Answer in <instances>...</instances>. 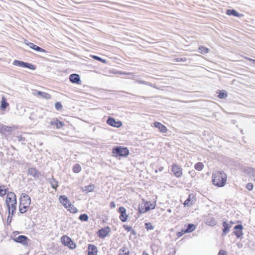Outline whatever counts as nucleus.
<instances>
[{"label":"nucleus","mask_w":255,"mask_h":255,"mask_svg":"<svg viewBox=\"0 0 255 255\" xmlns=\"http://www.w3.org/2000/svg\"><path fill=\"white\" fill-rule=\"evenodd\" d=\"M212 178L213 184L218 187H224L227 182V174L222 170L214 172Z\"/></svg>","instance_id":"f257e3e1"},{"label":"nucleus","mask_w":255,"mask_h":255,"mask_svg":"<svg viewBox=\"0 0 255 255\" xmlns=\"http://www.w3.org/2000/svg\"><path fill=\"white\" fill-rule=\"evenodd\" d=\"M112 153L115 157H126L129 154V150L126 147L116 146L113 148Z\"/></svg>","instance_id":"f03ea898"},{"label":"nucleus","mask_w":255,"mask_h":255,"mask_svg":"<svg viewBox=\"0 0 255 255\" xmlns=\"http://www.w3.org/2000/svg\"><path fill=\"white\" fill-rule=\"evenodd\" d=\"M12 64L14 66H18L20 67L26 68L33 70L36 69V66L35 65L30 63L25 62L18 60H14L13 61Z\"/></svg>","instance_id":"7ed1b4c3"},{"label":"nucleus","mask_w":255,"mask_h":255,"mask_svg":"<svg viewBox=\"0 0 255 255\" xmlns=\"http://www.w3.org/2000/svg\"><path fill=\"white\" fill-rule=\"evenodd\" d=\"M171 171L177 178H180L182 175V169L179 165L176 163L172 165Z\"/></svg>","instance_id":"20e7f679"},{"label":"nucleus","mask_w":255,"mask_h":255,"mask_svg":"<svg viewBox=\"0 0 255 255\" xmlns=\"http://www.w3.org/2000/svg\"><path fill=\"white\" fill-rule=\"evenodd\" d=\"M31 204L30 197L25 193H22L19 198V205L30 206Z\"/></svg>","instance_id":"39448f33"},{"label":"nucleus","mask_w":255,"mask_h":255,"mask_svg":"<svg viewBox=\"0 0 255 255\" xmlns=\"http://www.w3.org/2000/svg\"><path fill=\"white\" fill-rule=\"evenodd\" d=\"M110 232V228L107 226L100 229L97 232V235L100 239H105Z\"/></svg>","instance_id":"423d86ee"},{"label":"nucleus","mask_w":255,"mask_h":255,"mask_svg":"<svg viewBox=\"0 0 255 255\" xmlns=\"http://www.w3.org/2000/svg\"><path fill=\"white\" fill-rule=\"evenodd\" d=\"M244 229L243 226L242 224H238L236 225L234 230L233 234L238 238H241L244 235L243 230Z\"/></svg>","instance_id":"0eeeda50"},{"label":"nucleus","mask_w":255,"mask_h":255,"mask_svg":"<svg viewBox=\"0 0 255 255\" xmlns=\"http://www.w3.org/2000/svg\"><path fill=\"white\" fill-rule=\"evenodd\" d=\"M107 124L109 125L115 127L120 128L122 126V123L120 121H116V120L111 117H109L107 120Z\"/></svg>","instance_id":"6e6552de"},{"label":"nucleus","mask_w":255,"mask_h":255,"mask_svg":"<svg viewBox=\"0 0 255 255\" xmlns=\"http://www.w3.org/2000/svg\"><path fill=\"white\" fill-rule=\"evenodd\" d=\"M16 199V196L13 192H8L7 193V197L5 200V203L7 207H9V205L12 202H14V200Z\"/></svg>","instance_id":"1a4fd4ad"},{"label":"nucleus","mask_w":255,"mask_h":255,"mask_svg":"<svg viewBox=\"0 0 255 255\" xmlns=\"http://www.w3.org/2000/svg\"><path fill=\"white\" fill-rule=\"evenodd\" d=\"M118 212L120 213L119 218L123 222L127 221L128 215L126 214V209L124 207H120L118 209Z\"/></svg>","instance_id":"9d476101"},{"label":"nucleus","mask_w":255,"mask_h":255,"mask_svg":"<svg viewBox=\"0 0 255 255\" xmlns=\"http://www.w3.org/2000/svg\"><path fill=\"white\" fill-rule=\"evenodd\" d=\"M25 43L30 48L37 51L40 52H44L46 53L47 51L46 50L41 48L40 47L34 44V43L28 41L27 40H25Z\"/></svg>","instance_id":"9b49d317"},{"label":"nucleus","mask_w":255,"mask_h":255,"mask_svg":"<svg viewBox=\"0 0 255 255\" xmlns=\"http://www.w3.org/2000/svg\"><path fill=\"white\" fill-rule=\"evenodd\" d=\"M15 242L20 243L24 246H27L28 238L24 235H19L17 238L13 239Z\"/></svg>","instance_id":"f8f14e48"},{"label":"nucleus","mask_w":255,"mask_h":255,"mask_svg":"<svg viewBox=\"0 0 255 255\" xmlns=\"http://www.w3.org/2000/svg\"><path fill=\"white\" fill-rule=\"evenodd\" d=\"M222 225L223 228L222 229V236L224 237L229 233L230 228H232V225L228 224L226 221H224L222 223Z\"/></svg>","instance_id":"ddd939ff"},{"label":"nucleus","mask_w":255,"mask_h":255,"mask_svg":"<svg viewBox=\"0 0 255 255\" xmlns=\"http://www.w3.org/2000/svg\"><path fill=\"white\" fill-rule=\"evenodd\" d=\"M27 173L28 175L33 177L35 179H38L40 175V172L35 168H28Z\"/></svg>","instance_id":"4468645a"},{"label":"nucleus","mask_w":255,"mask_h":255,"mask_svg":"<svg viewBox=\"0 0 255 255\" xmlns=\"http://www.w3.org/2000/svg\"><path fill=\"white\" fill-rule=\"evenodd\" d=\"M50 125L51 126H55L57 129H59L64 126V123L62 122H60L57 118H55L51 121Z\"/></svg>","instance_id":"2eb2a0df"},{"label":"nucleus","mask_w":255,"mask_h":255,"mask_svg":"<svg viewBox=\"0 0 255 255\" xmlns=\"http://www.w3.org/2000/svg\"><path fill=\"white\" fill-rule=\"evenodd\" d=\"M71 82L75 84H80L81 82L80 76L77 74H72L69 76Z\"/></svg>","instance_id":"dca6fc26"},{"label":"nucleus","mask_w":255,"mask_h":255,"mask_svg":"<svg viewBox=\"0 0 255 255\" xmlns=\"http://www.w3.org/2000/svg\"><path fill=\"white\" fill-rule=\"evenodd\" d=\"M60 202L64 206L66 209L68 208V204H70L69 199L65 195H61L59 197Z\"/></svg>","instance_id":"f3484780"},{"label":"nucleus","mask_w":255,"mask_h":255,"mask_svg":"<svg viewBox=\"0 0 255 255\" xmlns=\"http://www.w3.org/2000/svg\"><path fill=\"white\" fill-rule=\"evenodd\" d=\"M97 247L95 245L92 244L88 245V255H97Z\"/></svg>","instance_id":"a211bd4d"},{"label":"nucleus","mask_w":255,"mask_h":255,"mask_svg":"<svg viewBox=\"0 0 255 255\" xmlns=\"http://www.w3.org/2000/svg\"><path fill=\"white\" fill-rule=\"evenodd\" d=\"M226 14L229 15H233L237 17H241L243 15L242 13L238 12L237 10L234 9H229L226 11Z\"/></svg>","instance_id":"6ab92c4d"},{"label":"nucleus","mask_w":255,"mask_h":255,"mask_svg":"<svg viewBox=\"0 0 255 255\" xmlns=\"http://www.w3.org/2000/svg\"><path fill=\"white\" fill-rule=\"evenodd\" d=\"M154 125L155 128H157L162 133H165L167 130V128L159 122H155Z\"/></svg>","instance_id":"aec40b11"},{"label":"nucleus","mask_w":255,"mask_h":255,"mask_svg":"<svg viewBox=\"0 0 255 255\" xmlns=\"http://www.w3.org/2000/svg\"><path fill=\"white\" fill-rule=\"evenodd\" d=\"M186 228L184 229V233H188L194 231L196 229V226L193 224H187L185 225Z\"/></svg>","instance_id":"412c9836"},{"label":"nucleus","mask_w":255,"mask_h":255,"mask_svg":"<svg viewBox=\"0 0 255 255\" xmlns=\"http://www.w3.org/2000/svg\"><path fill=\"white\" fill-rule=\"evenodd\" d=\"M206 224L209 226L214 227L216 225L217 222L213 217H208L206 220Z\"/></svg>","instance_id":"4be33fe9"},{"label":"nucleus","mask_w":255,"mask_h":255,"mask_svg":"<svg viewBox=\"0 0 255 255\" xmlns=\"http://www.w3.org/2000/svg\"><path fill=\"white\" fill-rule=\"evenodd\" d=\"M71 240V239L66 235H64L61 238V242L65 246H66L67 245H69Z\"/></svg>","instance_id":"5701e85b"},{"label":"nucleus","mask_w":255,"mask_h":255,"mask_svg":"<svg viewBox=\"0 0 255 255\" xmlns=\"http://www.w3.org/2000/svg\"><path fill=\"white\" fill-rule=\"evenodd\" d=\"M37 95L38 96H40L43 99H47V100L51 99V96L47 93H45V92H42V91H38Z\"/></svg>","instance_id":"b1692460"},{"label":"nucleus","mask_w":255,"mask_h":255,"mask_svg":"<svg viewBox=\"0 0 255 255\" xmlns=\"http://www.w3.org/2000/svg\"><path fill=\"white\" fill-rule=\"evenodd\" d=\"M95 188V185L94 184H90L87 186H85L82 188V190L84 192H92Z\"/></svg>","instance_id":"393cba45"},{"label":"nucleus","mask_w":255,"mask_h":255,"mask_svg":"<svg viewBox=\"0 0 255 255\" xmlns=\"http://www.w3.org/2000/svg\"><path fill=\"white\" fill-rule=\"evenodd\" d=\"M245 171L250 176L255 177V169L252 167H247Z\"/></svg>","instance_id":"a878e982"},{"label":"nucleus","mask_w":255,"mask_h":255,"mask_svg":"<svg viewBox=\"0 0 255 255\" xmlns=\"http://www.w3.org/2000/svg\"><path fill=\"white\" fill-rule=\"evenodd\" d=\"M217 93L218 94V97L220 99H224L227 97V93L225 91L218 90Z\"/></svg>","instance_id":"bb28decb"},{"label":"nucleus","mask_w":255,"mask_h":255,"mask_svg":"<svg viewBox=\"0 0 255 255\" xmlns=\"http://www.w3.org/2000/svg\"><path fill=\"white\" fill-rule=\"evenodd\" d=\"M9 106V104L6 102V100L2 98L1 101L0 109L1 110H4Z\"/></svg>","instance_id":"cd10ccee"},{"label":"nucleus","mask_w":255,"mask_h":255,"mask_svg":"<svg viewBox=\"0 0 255 255\" xmlns=\"http://www.w3.org/2000/svg\"><path fill=\"white\" fill-rule=\"evenodd\" d=\"M146 208H149V211L154 209L156 206V202L151 203L150 202L145 201L144 202Z\"/></svg>","instance_id":"c85d7f7f"},{"label":"nucleus","mask_w":255,"mask_h":255,"mask_svg":"<svg viewBox=\"0 0 255 255\" xmlns=\"http://www.w3.org/2000/svg\"><path fill=\"white\" fill-rule=\"evenodd\" d=\"M51 186L53 189H56L58 186V182L53 178H52L49 181Z\"/></svg>","instance_id":"c756f323"},{"label":"nucleus","mask_w":255,"mask_h":255,"mask_svg":"<svg viewBox=\"0 0 255 255\" xmlns=\"http://www.w3.org/2000/svg\"><path fill=\"white\" fill-rule=\"evenodd\" d=\"M149 208H146L145 205L144 206H140V205H139L138 212L140 214H143L146 212L149 211Z\"/></svg>","instance_id":"7c9ffc66"},{"label":"nucleus","mask_w":255,"mask_h":255,"mask_svg":"<svg viewBox=\"0 0 255 255\" xmlns=\"http://www.w3.org/2000/svg\"><path fill=\"white\" fill-rule=\"evenodd\" d=\"M72 170L73 172L78 173H79L81 170V167L79 164H75L74 165Z\"/></svg>","instance_id":"2f4dec72"},{"label":"nucleus","mask_w":255,"mask_h":255,"mask_svg":"<svg viewBox=\"0 0 255 255\" xmlns=\"http://www.w3.org/2000/svg\"><path fill=\"white\" fill-rule=\"evenodd\" d=\"M200 53L204 54L209 52V49L205 46H200L198 48Z\"/></svg>","instance_id":"473e14b6"},{"label":"nucleus","mask_w":255,"mask_h":255,"mask_svg":"<svg viewBox=\"0 0 255 255\" xmlns=\"http://www.w3.org/2000/svg\"><path fill=\"white\" fill-rule=\"evenodd\" d=\"M68 210L72 213H76L78 212L77 209L71 203L70 204H68Z\"/></svg>","instance_id":"72a5a7b5"},{"label":"nucleus","mask_w":255,"mask_h":255,"mask_svg":"<svg viewBox=\"0 0 255 255\" xmlns=\"http://www.w3.org/2000/svg\"><path fill=\"white\" fill-rule=\"evenodd\" d=\"M204 167V164L201 162L196 163L194 165V168L198 171H201Z\"/></svg>","instance_id":"f704fd0d"},{"label":"nucleus","mask_w":255,"mask_h":255,"mask_svg":"<svg viewBox=\"0 0 255 255\" xmlns=\"http://www.w3.org/2000/svg\"><path fill=\"white\" fill-rule=\"evenodd\" d=\"M89 216L87 214H82L79 217V219L81 221L87 222L88 221Z\"/></svg>","instance_id":"c9c22d12"},{"label":"nucleus","mask_w":255,"mask_h":255,"mask_svg":"<svg viewBox=\"0 0 255 255\" xmlns=\"http://www.w3.org/2000/svg\"><path fill=\"white\" fill-rule=\"evenodd\" d=\"M29 207V206L26 205H22L21 206L20 205H19V211L20 213L21 214L25 213L27 211V209Z\"/></svg>","instance_id":"e433bc0d"},{"label":"nucleus","mask_w":255,"mask_h":255,"mask_svg":"<svg viewBox=\"0 0 255 255\" xmlns=\"http://www.w3.org/2000/svg\"><path fill=\"white\" fill-rule=\"evenodd\" d=\"M136 82H137L139 84H143V85L149 86L152 87H154V86H153V85L152 83L148 82L145 81L140 80H136Z\"/></svg>","instance_id":"4c0bfd02"},{"label":"nucleus","mask_w":255,"mask_h":255,"mask_svg":"<svg viewBox=\"0 0 255 255\" xmlns=\"http://www.w3.org/2000/svg\"><path fill=\"white\" fill-rule=\"evenodd\" d=\"M191 195H189L188 198L184 201L183 205L184 206H190L192 204V201H191Z\"/></svg>","instance_id":"58836bf2"},{"label":"nucleus","mask_w":255,"mask_h":255,"mask_svg":"<svg viewBox=\"0 0 255 255\" xmlns=\"http://www.w3.org/2000/svg\"><path fill=\"white\" fill-rule=\"evenodd\" d=\"M91 57H92L93 59H94V60H98L99 61H100L103 63H107V61L105 60V59H104L98 56H96V55H91Z\"/></svg>","instance_id":"ea45409f"},{"label":"nucleus","mask_w":255,"mask_h":255,"mask_svg":"<svg viewBox=\"0 0 255 255\" xmlns=\"http://www.w3.org/2000/svg\"><path fill=\"white\" fill-rule=\"evenodd\" d=\"M144 225L145 229L147 231L153 230L154 229V226L150 222L145 223Z\"/></svg>","instance_id":"a19ab883"},{"label":"nucleus","mask_w":255,"mask_h":255,"mask_svg":"<svg viewBox=\"0 0 255 255\" xmlns=\"http://www.w3.org/2000/svg\"><path fill=\"white\" fill-rule=\"evenodd\" d=\"M1 129L2 131H7V132L11 131V128L10 127L4 126L3 125H1Z\"/></svg>","instance_id":"79ce46f5"},{"label":"nucleus","mask_w":255,"mask_h":255,"mask_svg":"<svg viewBox=\"0 0 255 255\" xmlns=\"http://www.w3.org/2000/svg\"><path fill=\"white\" fill-rule=\"evenodd\" d=\"M8 188H2L0 190V196L3 197L4 195H5L6 194L8 193L7 192Z\"/></svg>","instance_id":"37998d69"},{"label":"nucleus","mask_w":255,"mask_h":255,"mask_svg":"<svg viewBox=\"0 0 255 255\" xmlns=\"http://www.w3.org/2000/svg\"><path fill=\"white\" fill-rule=\"evenodd\" d=\"M55 108L57 111H60L62 109L63 106L60 102H57L55 104Z\"/></svg>","instance_id":"c03bdc74"},{"label":"nucleus","mask_w":255,"mask_h":255,"mask_svg":"<svg viewBox=\"0 0 255 255\" xmlns=\"http://www.w3.org/2000/svg\"><path fill=\"white\" fill-rule=\"evenodd\" d=\"M119 252L124 253V254H125V253H129V250H128V247H127L126 246H124L119 250Z\"/></svg>","instance_id":"a18cd8bd"},{"label":"nucleus","mask_w":255,"mask_h":255,"mask_svg":"<svg viewBox=\"0 0 255 255\" xmlns=\"http://www.w3.org/2000/svg\"><path fill=\"white\" fill-rule=\"evenodd\" d=\"M67 247H68L71 249H74L76 248V244L71 240L69 243V245H67Z\"/></svg>","instance_id":"49530a36"},{"label":"nucleus","mask_w":255,"mask_h":255,"mask_svg":"<svg viewBox=\"0 0 255 255\" xmlns=\"http://www.w3.org/2000/svg\"><path fill=\"white\" fill-rule=\"evenodd\" d=\"M16 205H17V200H16V199L14 200V202H12V203L10 204L9 207H7L8 213L9 214H10V207L15 206H16Z\"/></svg>","instance_id":"de8ad7c7"},{"label":"nucleus","mask_w":255,"mask_h":255,"mask_svg":"<svg viewBox=\"0 0 255 255\" xmlns=\"http://www.w3.org/2000/svg\"><path fill=\"white\" fill-rule=\"evenodd\" d=\"M174 61L176 62H186L187 61V58L185 57H177L174 59Z\"/></svg>","instance_id":"09e8293b"},{"label":"nucleus","mask_w":255,"mask_h":255,"mask_svg":"<svg viewBox=\"0 0 255 255\" xmlns=\"http://www.w3.org/2000/svg\"><path fill=\"white\" fill-rule=\"evenodd\" d=\"M246 188L249 191H252L253 189L254 185L252 183H248L246 185Z\"/></svg>","instance_id":"8fccbe9b"},{"label":"nucleus","mask_w":255,"mask_h":255,"mask_svg":"<svg viewBox=\"0 0 255 255\" xmlns=\"http://www.w3.org/2000/svg\"><path fill=\"white\" fill-rule=\"evenodd\" d=\"M218 255H227V253L226 251L221 249L219 251Z\"/></svg>","instance_id":"3c124183"},{"label":"nucleus","mask_w":255,"mask_h":255,"mask_svg":"<svg viewBox=\"0 0 255 255\" xmlns=\"http://www.w3.org/2000/svg\"><path fill=\"white\" fill-rule=\"evenodd\" d=\"M123 228L125 229V230L127 231L128 232L131 231L132 229L131 226H128L127 225H124Z\"/></svg>","instance_id":"603ef678"},{"label":"nucleus","mask_w":255,"mask_h":255,"mask_svg":"<svg viewBox=\"0 0 255 255\" xmlns=\"http://www.w3.org/2000/svg\"><path fill=\"white\" fill-rule=\"evenodd\" d=\"M186 233H184V229H182L181 231L178 232L177 233V236L178 237H180L183 235V234H186Z\"/></svg>","instance_id":"864d4df0"},{"label":"nucleus","mask_w":255,"mask_h":255,"mask_svg":"<svg viewBox=\"0 0 255 255\" xmlns=\"http://www.w3.org/2000/svg\"><path fill=\"white\" fill-rule=\"evenodd\" d=\"M10 209H11V215L13 216V215H14V213H15V210L16 209V206L10 207Z\"/></svg>","instance_id":"5fc2aeb1"},{"label":"nucleus","mask_w":255,"mask_h":255,"mask_svg":"<svg viewBox=\"0 0 255 255\" xmlns=\"http://www.w3.org/2000/svg\"><path fill=\"white\" fill-rule=\"evenodd\" d=\"M110 206L111 208H114L116 207V204L115 202L112 201L110 204Z\"/></svg>","instance_id":"6e6d98bb"},{"label":"nucleus","mask_w":255,"mask_h":255,"mask_svg":"<svg viewBox=\"0 0 255 255\" xmlns=\"http://www.w3.org/2000/svg\"><path fill=\"white\" fill-rule=\"evenodd\" d=\"M12 215L10 216V214L9 213L8 218H7V223L9 224L11 222V220H12Z\"/></svg>","instance_id":"4d7b16f0"},{"label":"nucleus","mask_w":255,"mask_h":255,"mask_svg":"<svg viewBox=\"0 0 255 255\" xmlns=\"http://www.w3.org/2000/svg\"><path fill=\"white\" fill-rule=\"evenodd\" d=\"M189 173L191 175L192 177H193L195 175V172L194 170L189 171Z\"/></svg>","instance_id":"13d9d810"},{"label":"nucleus","mask_w":255,"mask_h":255,"mask_svg":"<svg viewBox=\"0 0 255 255\" xmlns=\"http://www.w3.org/2000/svg\"><path fill=\"white\" fill-rule=\"evenodd\" d=\"M163 169H164V167L163 166H160L159 167L158 170L159 171L161 172L163 171Z\"/></svg>","instance_id":"bf43d9fd"},{"label":"nucleus","mask_w":255,"mask_h":255,"mask_svg":"<svg viewBox=\"0 0 255 255\" xmlns=\"http://www.w3.org/2000/svg\"><path fill=\"white\" fill-rule=\"evenodd\" d=\"M131 233L133 235H136V232L134 230L132 229V230L131 231Z\"/></svg>","instance_id":"052dcab7"},{"label":"nucleus","mask_w":255,"mask_h":255,"mask_svg":"<svg viewBox=\"0 0 255 255\" xmlns=\"http://www.w3.org/2000/svg\"><path fill=\"white\" fill-rule=\"evenodd\" d=\"M142 255H149V254L147 253L146 251H144Z\"/></svg>","instance_id":"680f3d73"},{"label":"nucleus","mask_w":255,"mask_h":255,"mask_svg":"<svg viewBox=\"0 0 255 255\" xmlns=\"http://www.w3.org/2000/svg\"><path fill=\"white\" fill-rule=\"evenodd\" d=\"M6 187L4 185H0V190L2 188H5Z\"/></svg>","instance_id":"e2e57ef3"},{"label":"nucleus","mask_w":255,"mask_h":255,"mask_svg":"<svg viewBox=\"0 0 255 255\" xmlns=\"http://www.w3.org/2000/svg\"><path fill=\"white\" fill-rule=\"evenodd\" d=\"M119 255H124V253H120L119 252Z\"/></svg>","instance_id":"0e129e2a"},{"label":"nucleus","mask_w":255,"mask_h":255,"mask_svg":"<svg viewBox=\"0 0 255 255\" xmlns=\"http://www.w3.org/2000/svg\"><path fill=\"white\" fill-rule=\"evenodd\" d=\"M124 255H129V253H125V254H124Z\"/></svg>","instance_id":"69168bd1"},{"label":"nucleus","mask_w":255,"mask_h":255,"mask_svg":"<svg viewBox=\"0 0 255 255\" xmlns=\"http://www.w3.org/2000/svg\"><path fill=\"white\" fill-rule=\"evenodd\" d=\"M230 225H231L232 226V224H234V223L232 221H230Z\"/></svg>","instance_id":"338daca9"},{"label":"nucleus","mask_w":255,"mask_h":255,"mask_svg":"<svg viewBox=\"0 0 255 255\" xmlns=\"http://www.w3.org/2000/svg\"><path fill=\"white\" fill-rule=\"evenodd\" d=\"M0 155H3V153L1 152H0Z\"/></svg>","instance_id":"774afa93"}]
</instances>
